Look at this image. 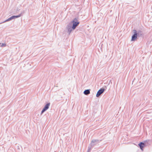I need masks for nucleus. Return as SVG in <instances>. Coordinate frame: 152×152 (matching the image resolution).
Returning a JSON list of instances; mask_svg holds the SVG:
<instances>
[{
  "label": "nucleus",
  "mask_w": 152,
  "mask_h": 152,
  "mask_svg": "<svg viewBox=\"0 0 152 152\" xmlns=\"http://www.w3.org/2000/svg\"><path fill=\"white\" fill-rule=\"evenodd\" d=\"M88 151V150H87V152H90V151Z\"/></svg>",
  "instance_id": "nucleus-12"
},
{
  "label": "nucleus",
  "mask_w": 152,
  "mask_h": 152,
  "mask_svg": "<svg viewBox=\"0 0 152 152\" xmlns=\"http://www.w3.org/2000/svg\"><path fill=\"white\" fill-rule=\"evenodd\" d=\"M83 93L86 95H88L90 93V89L85 90L84 91Z\"/></svg>",
  "instance_id": "nucleus-8"
},
{
  "label": "nucleus",
  "mask_w": 152,
  "mask_h": 152,
  "mask_svg": "<svg viewBox=\"0 0 152 152\" xmlns=\"http://www.w3.org/2000/svg\"><path fill=\"white\" fill-rule=\"evenodd\" d=\"M6 44L4 43H0V47H4L6 46Z\"/></svg>",
  "instance_id": "nucleus-11"
},
{
  "label": "nucleus",
  "mask_w": 152,
  "mask_h": 152,
  "mask_svg": "<svg viewBox=\"0 0 152 152\" xmlns=\"http://www.w3.org/2000/svg\"><path fill=\"white\" fill-rule=\"evenodd\" d=\"M12 18V16H11V17L7 19L5 21H4V22H7V21L12 20V19H13V18Z\"/></svg>",
  "instance_id": "nucleus-10"
},
{
  "label": "nucleus",
  "mask_w": 152,
  "mask_h": 152,
  "mask_svg": "<svg viewBox=\"0 0 152 152\" xmlns=\"http://www.w3.org/2000/svg\"><path fill=\"white\" fill-rule=\"evenodd\" d=\"M141 31H138L136 30H133V32L134 33L133 35L132 36L131 41H135L137 38V37L139 35L140 32Z\"/></svg>",
  "instance_id": "nucleus-3"
},
{
  "label": "nucleus",
  "mask_w": 152,
  "mask_h": 152,
  "mask_svg": "<svg viewBox=\"0 0 152 152\" xmlns=\"http://www.w3.org/2000/svg\"><path fill=\"white\" fill-rule=\"evenodd\" d=\"M22 14H20L19 15H12V17L13 19H14L16 18H17L20 17L21 16Z\"/></svg>",
  "instance_id": "nucleus-9"
},
{
  "label": "nucleus",
  "mask_w": 152,
  "mask_h": 152,
  "mask_svg": "<svg viewBox=\"0 0 152 152\" xmlns=\"http://www.w3.org/2000/svg\"><path fill=\"white\" fill-rule=\"evenodd\" d=\"M50 105V102L48 103L45 104L41 112V115H42L43 113L46 111L49 108Z\"/></svg>",
  "instance_id": "nucleus-4"
},
{
  "label": "nucleus",
  "mask_w": 152,
  "mask_h": 152,
  "mask_svg": "<svg viewBox=\"0 0 152 152\" xmlns=\"http://www.w3.org/2000/svg\"><path fill=\"white\" fill-rule=\"evenodd\" d=\"M79 23L80 22L78 21V18H75L71 22L70 24H71L72 25V28L74 29H75L76 27L79 24Z\"/></svg>",
  "instance_id": "nucleus-2"
},
{
  "label": "nucleus",
  "mask_w": 152,
  "mask_h": 152,
  "mask_svg": "<svg viewBox=\"0 0 152 152\" xmlns=\"http://www.w3.org/2000/svg\"><path fill=\"white\" fill-rule=\"evenodd\" d=\"M66 29L68 31V33L69 34L72 30H74L75 29H74L72 28L71 24L69 23L66 27Z\"/></svg>",
  "instance_id": "nucleus-5"
},
{
  "label": "nucleus",
  "mask_w": 152,
  "mask_h": 152,
  "mask_svg": "<svg viewBox=\"0 0 152 152\" xmlns=\"http://www.w3.org/2000/svg\"><path fill=\"white\" fill-rule=\"evenodd\" d=\"M104 89L101 88L97 92L96 94V96L98 97L101 94H102L104 91Z\"/></svg>",
  "instance_id": "nucleus-6"
},
{
  "label": "nucleus",
  "mask_w": 152,
  "mask_h": 152,
  "mask_svg": "<svg viewBox=\"0 0 152 152\" xmlns=\"http://www.w3.org/2000/svg\"><path fill=\"white\" fill-rule=\"evenodd\" d=\"M138 145L139 146L140 149L142 151H143V147L146 146L145 143L143 142H140L138 144Z\"/></svg>",
  "instance_id": "nucleus-7"
},
{
  "label": "nucleus",
  "mask_w": 152,
  "mask_h": 152,
  "mask_svg": "<svg viewBox=\"0 0 152 152\" xmlns=\"http://www.w3.org/2000/svg\"><path fill=\"white\" fill-rule=\"evenodd\" d=\"M147 142V141H145L144 142L145 143L146 142Z\"/></svg>",
  "instance_id": "nucleus-13"
},
{
  "label": "nucleus",
  "mask_w": 152,
  "mask_h": 152,
  "mask_svg": "<svg viewBox=\"0 0 152 152\" xmlns=\"http://www.w3.org/2000/svg\"><path fill=\"white\" fill-rule=\"evenodd\" d=\"M101 140L98 139H93L88 146V151H91L94 147L97 144L99 143Z\"/></svg>",
  "instance_id": "nucleus-1"
}]
</instances>
